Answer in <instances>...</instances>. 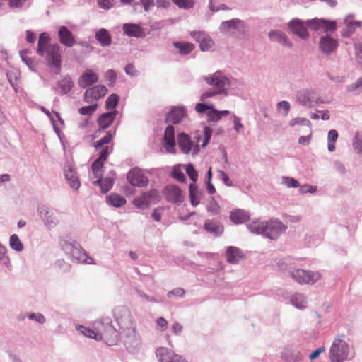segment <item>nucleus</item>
Listing matches in <instances>:
<instances>
[{
    "label": "nucleus",
    "instance_id": "f257e3e1",
    "mask_svg": "<svg viewBox=\"0 0 362 362\" xmlns=\"http://www.w3.org/2000/svg\"><path fill=\"white\" fill-rule=\"evenodd\" d=\"M98 341H103L108 346L117 344L119 340V332L112 325L111 318L101 319L97 325Z\"/></svg>",
    "mask_w": 362,
    "mask_h": 362
},
{
    "label": "nucleus",
    "instance_id": "f03ea898",
    "mask_svg": "<svg viewBox=\"0 0 362 362\" xmlns=\"http://www.w3.org/2000/svg\"><path fill=\"white\" fill-rule=\"evenodd\" d=\"M344 337L341 335L333 340L329 351L331 362H344L349 359L350 346L343 339Z\"/></svg>",
    "mask_w": 362,
    "mask_h": 362
},
{
    "label": "nucleus",
    "instance_id": "7ed1b4c3",
    "mask_svg": "<svg viewBox=\"0 0 362 362\" xmlns=\"http://www.w3.org/2000/svg\"><path fill=\"white\" fill-rule=\"evenodd\" d=\"M204 80L218 91H221L223 95H228V88L231 86L230 81L221 71L204 76Z\"/></svg>",
    "mask_w": 362,
    "mask_h": 362
},
{
    "label": "nucleus",
    "instance_id": "20e7f679",
    "mask_svg": "<svg viewBox=\"0 0 362 362\" xmlns=\"http://www.w3.org/2000/svg\"><path fill=\"white\" fill-rule=\"evenodd\" d=\"M291 277L300 284H315L321 278V274L318 272L305 270L301 269H293L290 272Z\"/></svg>",
    "mask_w": 362,
    "mask_h": 362
},
{
    "label": "nucleus",
    "instance_id": "39448f33",
    "mask_svg": "<svg viewBox=\"0 0 362 362\" xmlns=\"http://www.w3.org/2000/svg\"><path fill=\"white\" fill-rule=\"evenodd\" d=\"M113 313L119 329L124 331L133 328V317L129 308L123 305L117 306Z\"/></svg>",
    "mask_w": 362,
    "mask_h": 362
},
{
    "label": "nucleus",
    "instance_id": "423d86ee",
    "mask_svg": "<svg viewBox=\"0 0 362 362\" xmlns=\"http://www.w3.org/2000/svg\"><path fill=\"white\" fill-rule=\"evenodd\" d=\"M45 60L47 65L51 68L57 69L58 74L62 69V54L59 45L57 43L50 44L45 51Z\"/></svg>",
    "mask_w": 362,
    "mask_h": 362
},
{
    "label": "nucleus",
    "instance_id": "0eeeda50",
    "mask_svg": "<svg viewBox=\"0 0 362 362\" xmlns=\"http://www.w3.org/2000/svg\"><path fill=\"white\" fill-rule=\"evenodd\" d=\"M286 229L287 226L279 220L264 221V237L270 240H276Z\"/></svg>",
    "mask_w": 362,
    "mask_h": 362
},
{
    "label": "nucleus",
    "instance_id": "6e6552de",
    "mask_svg": "<svg viewBox=\"0 0 362 362\" xmlns=\"http://www.w3.org/2000/svg\"><path fill=\"white\" fill-rule=\"evenodd\" d=\"M123 332L124 333L123 343L127 351L132 354L139 351L141 346L139 333L134 328Z\"/></svg>",
    "mask_w": 362,
    "mask_h": 362
},
{
    "label": "nucleus",
    "instance_id": "1a4fd4ad",
    "mask_svg": "<svg viewBox=\"0 0 362 362\" xmlns=\"http://www.w3.org/2000/svg\"><path fill=\"white\" fill-rule=\"evenodd\" d=\"M159 192L156 189L144 192L140 197H136L133 200L134 206L140 209H148L152 202L155 203L159 201Z\"/></svg>",
    "mask_w": 362,
    "mask_h": 362
},
{
    "label": "nucleus",
    "instance_id": "9d476101",
    "mask_svg": "<svg viewBox=\"0 0 362 362\" xmlns=\"http://www.w3.org/2000/svg\"><path fill=\"white\" fill-rule=\"evenodd\" d=\"M129 183L137 187H145L148 184V179L144 175L141 169L138 167L131 168L127 174Z\"/></svg>",
    "mask_w": 362,
    "mask_h": 362
},
{
    "label": "nucleus",
    "instance_id": "9b49d317",
    "mask_svg": "<svg viewBox=\"0 0 362 362\" xmlns=\"http://www.w3.org/2000/svg\"><path fill=\"white\" fill-rule=\"evenodd\" d=\"M339 47V41L332 35L326 34L322 35L318 42L320 51L325 55H330L335 52Z\"/></svg>",
    "mask_w": 362,
    "mask_h": 362
},
{
    "label": "nucleus",
    "instance_id": "f8f14e48",
    "mask_svg": "<svg viewBox=\"0 0 362 362\" xmlns=\"http://www.w3.org/2000/svg\"><path fill=\"white\" fill-rule=\"evenodd\" d=\"M288 28L293 35L302 40H306L310 37L305 21L294 18L288 22Z\"/></svg>",
    "mask_w": 362,
    "mask_h": 362
},
{
    "label": "nucleus",
    "instance_id": "ddd939ff",
    "mask_svg": "<svg viewBox=\"0 0 362 362\" xmlns=\"http://www.w3.org/2000/svg\"><path fill=\"white\" fill-rule=\"evenodd\" d=\"M187 116V110L184 105L172 106L166 114L165 123L178 124Z\"/></svg>",
    "mask_w": 362,
    "mask_h": 362
},
{
    "label": "nucleus",
    "instance_id": "4468645a",
    "mask_svg": "<svg viewBox=\"0 0 362 362\" xmlns=\"http://www.w3.org/2000/svg\"><path fill=\"white\" fill-rule=\"evenodd\" d=\"M37 211L47 228H52L58 224L59 220L54 216V212L50 211L47 205L39 204L37 208Z\"/></svg>",
    "mask_w": 362,
    "mask_h": 362
},
{
    "label": "nucleus",
    "instance_id": "2eb2a0df",
    "mask_svg": "<svg viewBox=\"0 0 362 362\" xmlns=\"http://www.w3.org/2000/svg\"><path fill=\"white\" fill-rule=\"evenodd\" d=\"M64 174L66 182L74 190H78L81 187V182L74 167L66 163L64 167Z\"/></svg>",
    "mask_w": 362,
    "mask_h": 362
},
{
    "label": "nucleus",
    "instance_id": "dca6fc26",
    "mask_svg": "<svg viewBox=\"0 0 362 362\" xmlns=\"http://www.w3.org/2000/svg\"><path fill=\"white\" fill-rule=\"evenodd\" d=\"M163 193L166 200L172 204H177L183 201L182 191L176 185H167L163 189Z\"/></svg>",
    "mask_w": 362,
    "mask_h": 362
},
{
    "label": "nucleus",
    "instance_id": "f3484780",
    "mask_svg": "<svg viewBox=\"0 0 362 362\" xmlns=\"http://www.w3.org/2000/svg\"><path fill=\"white\" fill-rule=\"evenodd\" d=\"M204 231L214 238L222 235L224 232L223 223L217 219H206L204 223Z\"/></svg>",
    "mask_w": 362,
    "mask_h": 362
},
{
    "label": "nucleus",
    "instance_id": "a211bd4d",
    "mask_svg": "<svg viewBox=\"0 0 362 362\" xmlns=\"http://www.w3.org/2000/svg\"><path fill=\"white\" fill-rule=\"evenodd\" d=\"M107 91L106 86L102 84L89 87L84 93V99L87 103H90V100H98L103 98Z\"/></svg>",
    "mask_w": 362,
    "mask_h": 362
},
{
    "label": "nucleus",
    "instance_id": "6ab92c4d",
    "mask_svg": "<svg viewBox=\"0 0 362 362\" xmlns=\"http://www.w3.org/2000/svg\"><path fill=\"white\" fill-rule=\"evenodd\" d=\"M316 95V90L313 88H305L298 91L296 94V99L299 104L303 106L313 107V100Z\"/></svg>",
    "mask_w": 362,
    "mask_h": 362
},
{
    "label": "nucleus",
    "instance_id": "aec40b11",
    "mask_svg": "<svg viewBox=\"0 0 362 362\" xmlns=\"http://www.w3.org/2000/svg\"><path fill=\"white\" fill-rule=\"evenodd\" d=\"M118 114L117 110H112L100 115L97 119L99 126L98 132H103L105 129L111 126Z\"/></svg>",
    "mask_w": 362,
    "mask_h": 362
},
{
    "label": "nucleus",
    "instance_id": "412c9836",
    "mask_svg": "<svg viewBox=\"0 0 362 362\" xmlns=\"http://www.w3.org/2000/svg\"><path fill=\"white\" fill-rule=\"evenodd\" d=\"M98 75L92 69H87L78 78V86L81 88H88L98 81Z\"/></svg>",
    "mask_w": 362,
    "mask_h": 362
},
{
    "label": "nucleus",
    "instance_id": "4be33fe9",
    "mask_svg": "<svg viewBox=\"0 0 362 362\" xmlns=\"http://www.w3.org/2000/svg\"><path fill=\"white\" fill-rule=\"evenodd\" d=\"M58 37L61 44L66 47H73L76 40L71 31L65 25H62L58 29Z\"/></svg>",
    "mask_w": 362,
    "mask_h": 362
},
{
    "label": "nucleus",
    "instance_id": "5701e85b",
    "mask_svg": "<svg viewBox=\"0 0 362 362\" xmlns=\"http://www.w3.org/2000/svg\"><path fill=\"white\" fill-rule=\"evenodd\" d=\"M268 37L271 41L277 42L283 47L288 48L293 47V43L290 41L286 33L282 30H272L269 32Z\"/></svg>",
    "mask_w": 362,
    "mask_h": 362
},
{
    "label": "nucleus",
    "instance_id": "b1692460",
    "mask_svg": "<svg viewBox=\"0 0 362 362\" xmlns=\"http://www.w3.org/2000/svg\"><path fill=\"white\" fill-rule=\"evenodd\" d=\"M76 247L70 255V258L76 262L85 264H93V259L88 256L86 251L82 248L78 243H75Z\"/></svg>",
    "mask_w": 362,
    "mask_h": 362
},
{
    "label": "nucleus",
    "instance_id": "393cba45",
    "mask_svg": "<svg viewBox=\"0 0 362 362\" xmlns=\"http://www.w3.org/2000/svg\"><path fill=\"white\" fill-rule=\"evenodd\" d=\"M122 30L125 35L136 38L144 37V29L136 23H127L122 25Z\"/></svg>",
    "mask_w": 362,
    "mask_h": 362
},
{
    "label": "nucleus",
    "instance_id": "a878e982",
    "mask_svg": "<svg viewBox=\"0 0 362 362\" xmlns=\"http://www.w3.org/2000/svg\"><path fill=\"white\" fill-rule=\"evenodd\" d=\"M95 38L100 45L103 47H110L112 42V37L110 32L104 28L98 29L95 31Z\"/></svg>",
    "mask_w": 362,
    "mask_h": 362
},
{
    "label": "nucleus",
    "instance_id": "bb28decb",
    "mask_svg": "<svg viewBox=\"0 0 362 362\" xmlns=\"http://www.w3.org/2000/svg\"><path fill=\"white\" fill-rule=\"evenodd\" d=\"M74 86V83L69 76H66L62 80L57 81L54 90L61 95L69 93Z\"/></svg>",
    "mask_w": 362,
    "mask_h": 362
},
{
    "label": "nucleus",
    "instance_id": "cd10ccee",
    "mask_svg": "<svg viewBox=\"0 0 362 362\" xmlns=\"http://www.w3.org/2000/svg\"><path fill=\"white\" fill-rule=\"evenodd\" d=\"M177 144L182 153L188 154L192 149L193 141L187 134L182 132L177 136Z\"/></svg>",
    "mask_w": 362,
    "mask_h": 362
},
{
    "label": "nucleus",
    "instance_id": "c85d7f7f",
    "mask_svg": "<svg viewBox=\"0 0 362 362\" xmlns=\"http://www.w3.org/2000/svg\"><path fill=\"white\" fill-rule=\"evenodd\" d=\"M250 218V214L248 211L237 209L232 211L230 214V220L235 224H243L248 221Z\"/></svg>",
    "mask_w": 362,
    "mask_h": 362
},
{
    "label": "nucleus",
    "instance_id": "c756f323",
    "mask_svg": "<svg viewBox=\"0 0 362 362\" xmlns=\"http://www.w3.org/2000/svg\"><path fill=\"white\" fill-rule=\"evenodd\" d=\"M226 260L230 264H237L240 259L245 257L242 250L234 246H228L226 250Z\"/></svg>",
    "mask_w": 362,
    "mask_h": 362
},
{
    "label": "nucleus",
    "instance_id": "7c9ffc66",
    "mask_svg": "<svg viewBox=\"0 0 362 362\" xmlns=\"http://www.w3.org/2000/svg\"><path fill=\"white\" fill-rule=\"evenodd\" d=\"M51 37L47 33L43 32L40 34L37 41V53L40 57H44L45 51L49 46Z\"/></svg>",
    "mask_w": 362,
    "mask_h": 362
},
{
    "label": "nucleus",
    "instance_id": "2f4dec72",
    "mask_svg": "<svg viewBox=\"0 0 362 362\" xmlns=\"http://www.w3.org/2000/svg\"><path fill=\"white\" fill-rule=\"evenodd\" d=\"M97 178V180L93 183L100 187V192L103 194H106L112 189L114 184L113 179L110 177L103 178L101 176H98Z\"/></svg>",
    "mask_w": 362,
    "mask_h": 362
},
{
    "label": "nucleus",
    "instance_id": "473e14b6",
    "mask_svg": "<svg viewBox=\"0 0 362 362\" xmlns=\"http://www.w3.org/2000/svg\"><path fill=\"white\" fill-rule=\"evenodd\" d=\"M107 203L115 208H119L124 205L127 202L125 198L117 193H111L110 195L106 197Z\"/></svg>",
    "mask_w": 362,
    "mask_h": 362
},
{
    "label": "nucleus",
    "instance_id": "72a5a7b5",
    "mask_svg": "<svg viewBox=\"0 0 362 362\" xmlns=\"http://www.w3.org/2000/svg\"><path fill=\"white\" fill-rule=\"evenodd\" d=\"M173 45L179 50L180 55H187L192 52L195 46L189 42L175 41Z\"/></svg>",
    "mask_w": 362,
    "mask_h": 362
},
{
    "label": "nucleus",
    "instance_id": "f704fd0d",
    "mask_svg": "<svg viewBox=\"0 0 362 362\" xmlns=\"http://www.w3.org/2000/svg\"><path fill=\"white\" fill-rule=\"evenodd\" d=\"M247 228L252 233L262 235L264 237V221H260L259 219L253 220L247 224Z\"/></svg>",
    "mask_w": 362,
    "mask_h": 362
},
{
    "label": "nucleus",
    "instance_id": "c9c22d12",
    "mask_svg": "<svg viewBox=\"0 0 362 362\" xmlns=\"http://www.w3.org/2000/svg\"><path fill=\"white\" fill-rule=\"evenodd\" d=\"M116 130H109L106 132V134L100 139L98 140L93 144V146L96 151L101 149L104 145L108 144L111 142L113 137L115 135Z\"/></svg>",
    "mask_w": 362,
    "mask_h": 362
},
{
    "label": "nucleus",
    "instance_id": "e433bc0d",
    "mask_svg": "<svg viewBox=\"0 0 362 362\" xmlns=\"http://www.w3.org/2000/svg\"><path fill=\"white\" fill-rule=\"evenodd\" d=\"M156 357L160 362H170L173 357L174 351L165 347H160L156 350Z\"/></svg>",
    "mask_w": 362,
    "mask_h": 362
},
{
    "label": "nucleus",
    "instance_id": "4c0bfd02",
    "mask_svg": "<svg viewBox=\"0 0 362 362\" xmlns=\"http://www.w3.org/2000/svg\"><path fill=\"white\" fill-rule=\"evenodd\" d=\"M291 303L298 309H303L307 306L306 298L301 293H294L291 297Z\"/></svg>",
    "mask_w": 362,
    "mask_h": 362
},
{
    "label": "nucleus",
    "instance_id": "58836bf2",
    "mask_svg": "<svg viewBox=\"0 0 362 362\" xmlns=\"http://www.w3.org/2000/svg\"><path fill=\"white\" fill-rule=\"evenodd\" d=\"M30 51L29 49H23L20 51V57L21 60L28 66L29 69L32 71H36L37 64L36 63L27 55L29 54Z\"/></svg>",
    "mask_w": 362,
    "mask_h": 362
},
{
    "label": "nucleus",
    "instance_id": "ea45409f",
    "mask_svg": "<svg viewBox=\"0 0 362 362\" xmlns=\"http://www.w3.org/2000/svg\"><path fill=\"white\" fill-rule=\"evenodd\" d=\"M322 29L324 32L334 33L337 30V22L335 20L321 18Z\"/></svg>",
    "mask_w": 362,
    "mask_h": 362
},
{
    "label": "nucleus",
    "instance_id": "a19ab883",
    "mask_svg": "<svg viewBox=\"0 0 362 362\" xmlns=\"http://www.w3.org/2000/svg\"><path fill=\"white\" fill-rule=\"evenodd\" d=\"M77 330L83 334L84 336L89 337L90 339H94L96 341H98V329L96 330L91 329L89 327H86L83 325H78L76 327Z\"/></svg>",
    "mask_w": 362,
    "mask_h": 362
},
{
    "label": "nucleus",
    "instance_id": "79ce46f5",
    "mask_svg": "<svg viewBox=\"0 0 362 362\" xmlns=\"http://www.w3.org/2000/svg\"><path fill=\"white\" fill-rule=\"evenodd\" d=\"M282 358L286 362H302L303 355L299 351H293L284 354Z\"/></svg>",
    "mask_w": 362,
    "mask_h": 362
},
{
    "label": "nucleus",
    "instance_id": "37998d69",
    "mask_svg": "<svg viewBox=\"0 0 362 362\" xmlns=\"http://www.w3.org/2000/svg\"><path fill=\"white\" fill-rule=\"evenodd\" d=\"M242 22L238 18L223 21L220 26L221 31H228L231 29H236L238 25Z\"/></svg>",
    "mask_w": 362,
    "mask_h": 362
},
{
    "label": "nucleus",
    "instance_id": "c03bdc74",
    "mask_svg": "<svg viewBox=\"0 0 362 362\" xmlns=\"http://www.w3.org/2000/svg\"><path fill=\"white\" fill-rule=\"evenodd\" d=\"M170 176L182 183H185L187 181V178L184 173L182 171L180 165H175L173 166V170L170 173Z\"/></svg>",
    "mask_w": 362,
    "mask_h": 362
},
{
    "label": "nucleus",
    "instance_id": "a18cd8bd",
    "mask_svg": "<svg viewBox=\"0 0 362 362\" xmlns=\"http://www.w3.org/2000/svg\"><path fill=\"white\" fill-rule=\"evenodd\" d=\"M119 101V96L117 93H112L106 99L105 106L107 110H115Z\"/></svg>",
    "mask_w": 362,
    "mask_h": 362
},
{
    "label": "nucleus",
    "instance_id": "49530a36",
    "mask_svg": "<svg viewBox=\"0 0 362 362\" xmlns=\"http://www.w3.org/2000/svg\"><path fill=\"white\" fill-rule=\"evenodd\" d=\"M9 245L11 249L16 252H21L23 250V245L16 234L10 236Z\"/></svg>",
    "mask_w": 362,
    "mask_h": 362
},
{
    "label": "nucleus",
    "instance_id": "de8ad7c7",
    "mask_svg": "<svg viewBox=\"0 0 362 362\" xmlns=\"http://www.w3.org/2000/svg\"><path fill=\"white\" fill-rule=\"evenodd\" d=\"M163 145L168 153H175V138H163Z\"/></svg>",
    "mask_w": 362,
    "mask_h": 362
},
{
    "label": "nucleus",
    "instance_id": "09e8293b",
    "mask_svg": "<svg viewBox=\"0 0 362 362\" xmlns=\"http://www.w3.org/2000/svg\"><path fill=\"white\" fill-rule=\"evenodd\" d=\"M292 259L290 257H286L276 260V266L280 271H285L291 267Z\"/></svg>",
    "mask_w": 362,
    "mask_h": 362
},
{
    "label": "nucleus",
    "instance_id": "8fccbe9b",
    "mask_svg": "<svg viewBox=\"0 0 362 362\" xmlns=\"http://www.w3.org/2000/svg\"><path fill=\"white\" fill-rule=\"evenodd\" d=\"M206 210L208 212L215 215H217L220 213V206L214 197H211L209 198L206 205Z\"/></svg>",
    "mask_w": 362,
    "mask_h": 362
},
{
    "label": "nucleus",
    "instance_id": "3c124183",
    "mask_svg": "<svg viewBox=\"0 0 362 362\" xmlns=\"http://www.w3.org/2000/svg\"><path fill=\"white\" fill-rule=\"evenodd\" d=\"M345 28H344L341 30V35L343 37L348 38L350 37L356 29L350 21H346V18H344Z\"/></svg>",
    "mask_w": 362,
    "mask_h": 362
},
{
    "label": "nucleus",
    "instance_id": "603ef678",
    "mask_svg": "<svg viewBox=\"0 0 362 362\" xmlns=\"http://www.w3.org/2000/svg\"><path fill=\"white\" fill-rule=\"evenodd\" d=\"M214 45L213 40L206 34L205 37L200 42L199 49L202 52L209 51Z\"/></svg>",
    "mask_w": 362,
    "mask_h": 362
},
{
    "label": "nucleus",
    "instance_id": "864d4df0",
    "mask_svg": "<svg viewBox=\"0 0 362 362\" xmlns=\"http://www.w3.org/2000/svg\"><path fill=\"white\" fill-rule=\"evenodd\" d=\"M185 172L192 181L196 182L198 180V173L192 163H189L185 167Z\"/></svg>",
    "mask_w": 362,
    "mask_h": 362
},
{
    "label": "nucleus",
    "instance_id": "5fc2aeb1",
    "mask_svg": "<svg viewBox=\"0 0 362 362\" xmlns=\"http://www.w3.org/2000/svg\"><path fill=\"white\" fill-rule=\"evenodd\" d=\"M282 184L288 188H297L300 187V182L296 178L292 177L283 176Z\"/></svg>",
    "mask_w": 362,
    "mask_h": 362
},
{
    "label": "nucleus",
    "instance_id": "6e6d98bb",
    "mask_svg": "<svg viewBox=\"0 0 362 362\" xmlns=\"http://www.w3.org/2000/svg\"><path fill=\"white\" fill-rule=\"evenodd\" d=\"M98 104H91L86 106H83L78 109V112L82 115H91L97 110Z\"/></svg>",
    "mask_w": 362,
    "mask_h": 362
},
{
    "label": "nucleus",
    "instance_id": "4d7b16f0",
    "mask_svg": "<svg viewBox=\"0 0 362 362\" xmlns=\"http://www.w3.org/2000/svg\"><path fill=\"white\" fill-rule=\"evenodd\" d=\"M105 161L96 158L91 164L90 168L95 177H98V172L103 168Z\"/></svg>",
    "mask_w": 362,
    "mask_h": 362
},
{
    "label": "nucleus",
    "instance_id": "13d9d810",
    "mask_svg": "<svg viewBox=\"0 0 362 362\" xmlns=\"http://www.w3.org/2000/svg\"><path fill=\"white\" fill-rule=\"evenodd\" d=\"M172 1L180 8L185 10L193 8L194 4V0H172Z\"/></svg>",
    "mask_w": 362,
    "mask_h": 362
},
{
    "label": "nucleus",
    "instance_id": "bf43d9fd",
    "mask_svg": "<svg viewBox=\"0 0 362 362\" xmlns=\"http://www.w3.org/2000/svg\"><path fill=\"white\" fill-rule=\"evenodd\" d=\"M307 26L310 27V29L315 31H317L322 28L321 18H314L312 19H308L305 21Z\"/></svg>",
    "mask_w": 362,
    "mask_h": 362
},
{
    "label": "nucleus",
    "instance_id": "052dcab7",
    "mask_svg": "<svg viewBox=\"0 0 362 362\" xmlns=\"http://www.w3.org/2000/svg\"><path fill=\"white\" fill-rule=\"evenodd\" d=\"M207 120L209 122H215L219 121L221 117L220 116L219 110L213 107L210 111L206 112Z\"/></svg>",
    "mask_w": 362,
    "mask_h": 362
},
{
    "label": "nucleus",
    "instance_id": "680f3d73",
    "mask_svg": "<svg viewBox=\"0 0 362 362\" xmlns=\"http://www.w3.org/2000/svg\"><path fill=\"white\" fill-rule=\"evenodd\" d=\"M105 78L109 82V86H113L117 82V75L115 70L109 69L105 72Z\"/></svg>",
    "mask_w": 362,
    "mask_h": 362
},
{
    "label": "nucleus",
    "instance_id": "e2e57ef3",
    "mask_svg": "<svg viewBox=\"0 0 362 362\" xmlns=\"http://www.w3.org/2000/svg\"><path fill=\"white\" fill-rule=\"evenodd\" d=\"M7 79L11 84V86L14 89L15 92H18V85H17V81L18 80V76L17 74L13 71H8L6 73Z\"/></svg>",
    "mask_w": 362,
    "mask_h": 362
},
{
    "label": "nucleus",
    "instance_id": "0e129e2a",
    "mask_svg": "<svg viewBox=\"0 0 362 362\" xmlns=\"http://www.w3.org/2000/svg\"><path fill=\"white\" fill-rule=\"evenodd\" d=\"M212 129L209 126H205L204 127V139L202 144V148H205L210 142L211 135H212Z\"/></svg>",
    "mask_w": 362,
    "mask_h": 362
},
{
    "label": "nucleus",
    "instance_id": "69168bd1",
    "mask_svg": "<svg viewBox=\"0 0 362 362\" xmlns=\"http://www.w3.org/2000/svg\"><path fill=\"white\" fill-rule=\"evenodd\" d=\"M214 107V105L213 104H208V103H197L196 105H195V110L198 112V113H206L208 112V111H210L211 110V108H213Z\"/></svg>",
    "mask_w": 362,
    "mask_h": 362
},
{
    "label": "nucleus",
    "instance_id": "338daca9",
    "mask_svg": "<svg viewBox=\"0 0 362 362\" xmlns=\"http://www.w3.org/2000/svg\"><path fill=\"white\" fill-rule=\"evenodd\" d=\"M113 151V145L107 146L102 148L101 151L99 153V156L97 158L102 160L103 161H106L109 155Z\"/></svg>",
    "mask_w": 362,
    "mask_h": 362
},
{
    "label": "nucleus",
    "instance_id": "774afa93",
    "mask_svg": "<svg viewBox=\"0 0 362 362\" xmlns=\"http://www.w3.org/2000/svg\"><path fill=\"white\" fill-rule=\"evenodd\" d=\"M353 148L357 153H362V139L358 133H356L353 139Z\"/></svg>",
    "mask_w": 362,
    "mask_h": 362
}]
</instances>
